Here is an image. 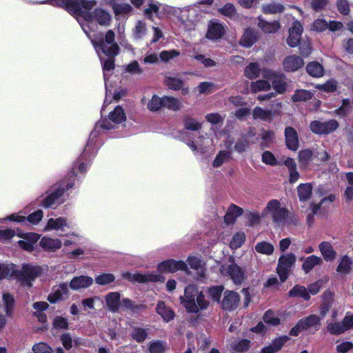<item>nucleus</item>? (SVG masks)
I'll list each match as a JSON object with an SVG mask.
<instances>
[{
  "label": "nucleus",
  "instance_id": "f257e3e1",
  "mask_svg": "<svg viewBox=\"0 0 353 353\" xmlns=\"http://www.w3.org/2000/svg\"><path fill=\"white\" fill-rule=\"evenodd\" d=\"M96 4L97 2L94 0H58L56 1L57 6L63 8L77 19L84 32H86V30L81 21L87 23L96 21L103 26H109L110 24L112 17L109 12L102 8H97L94 12H90Z\"/></svg>",
  "mask_w": 353,
  "mask_h": 353
},
{
  "label": "nucleus",
  "instance_id": "f03ea898",
  "mask_svg": "<svg viewBox=\"0 0 353 353\" xmlns=\"http://www.w3.org/2000/svg\"><path fill=\"white\" fill-rule=\"evenodd\" d=\"M181 303L190 313H198L205 310L209 305V302L205 299L203 293L193 285L187 286L184 296L180 297Z\"/></svg>",
  "mask_w": 353,
  "mask_h": 353
},
{
  "label": "nucleus",
  "instance_id": "7ed1b4c3",
  "mask_svg": "<svg viewBox=\"0 0 353 353\" xmlns=\"http://www.w3.org/2000/svg\"><path fill=\"white\" fill-rule=\"evenodd\" d=\"M92 44L98 54L101 52L106 56L116 57L119 53V46L115 41V34L112 30L93 40Z\"/></svg>",
  "mask_w": 353,
  "mask_h": 353
},
{
  "label": "nucleus",
  "instance_id": "20e7f679",
  "mask_svg": "<svg viewBox=\"0 0 353 353\" xmlns=\"http://www.w3.org/2000/svg\"><path fill=\"white\" fill-rule=\"evenodd\" d=\"M288 212V210L285 207H282L280 201L276 199L270 200L263 211V214L269 215L277 226H283L285 224Z\"/></svg>",
  "mask_w": 353,
  "mask_h": 353
},
{
  "label": "nucleus",
  "instance_id": "39448f33",
  "mask_svg": "<svg viewBox=\"0 0 353 353\" xmlns=\"http://www.w3.org/2000/svg\"><path fill=\"white\" fill-rule=\"evenodd\" d=\"M296 261V257L292 253L283 254L279 257L276 271L281 283L288 279L292 268L295 265Z\"/></svg>",
  "mask_w": 353,
  "mask_h": 353
},
{
  "label": "nucleus",
  "instance_id": "423d86ee",
  "mask_svg": "<svg viewBox=\"0 0 353 353\" xmlns=\"http://www.w3.org/2000/svg\"><path fill=\"white\" fill-rule=\"evenodd\" d=\"M63 183V182L59 184H56L51 188L49 192H48L46 197L41 201L43 207L52 208L63 202L61 196L65 190V185ZM66 186L67 189L70 187L69 185Z\"/></svg>",
  "mask_w": 353,
  "mask_h": 353
},
{
  "label": "nucleus",
  "instance_id": "0eeeda50",
  "mask_svg": "<svg viewBox=\"0 0 353 353\" xmlns=\"http://www.w3.org/2000/svg\"><path fill=\"white\" fill-rule=\"evenodd\" d=\"M122 277L132 283H147V282H163L165 281L164 276L159 274H140V273H130L128 272H123Z\"/></svg>",
  "mask_w": 353,
  "mask_h": 353
},
{
  "label": "nucleus",
  "instance_id": "6e6552de",
  "mask_svg": "<svg viewBox=\"0 0 353 353\" xmlns=\"http://www.w3.org/2000/svg\"><path fill=\"white\" fill-rule=\"evenodd\" d=\"M338 127L339 123L335 120H330L325 122L314 121L311 122L310 125L311 131L318 134H330L336 130Z\"/></svg>",
  "mask_w": 353,
  "mask_h": 353
},
{
  "label": "nucleus",
  "instance_id": "1a4fd4ad",
  "mask_svg": "<svg viewBox=\"0 0 353 353\" xmlns=\"http://www.w3.org/2000/svg\"><path fill=\"white\" fill-rule=\"evenodd\" d=\"M157 270L160 273H172L179 270H186L187 265L182 261L169 259L159 263Z\"/></svg>",
  "mask_w": 353,
  "mask_h": 353
},
{
  "label": "nucleus",
  "instance_id": "9d476101",
  "mask_svg": "<svg viewBox=\"0 0 353 353\" xmlns=\"http://www.w3.org/2000/svg\"><path fill=\"white\" fill-rule=\"evenodd\" d=\"M240 302L239 295L231 290H226L221 301V307L227 311H232L237 308Z\"/></svg>",
  "mask_w": 353,
  "mask_h": 353
},
{
  "label": "nucleus",
  "instance_id": "9b49d317",
  "mask_svg": "<svg viewBox=\"0 0 353 353\" xmlns=\"http://www.w3.org/2000/svg\"><path fill=\"white\" fill-rule=\"evenodd\" d=\"M221 272L223 275L230 276L235 283H241L245 278L244 272L236 264L221 266Z\"/></svg>",
  "mask_w": 353,
  "mask_h": 353
},
{
  "label": "nucleus",
  "instance_id": "f8f14e48",
  "mask_svg": "<svg viewBox=\"0 0 353 353\" xmlns=\"http://www.w3.org/2000/svg\"><path fill=\"white\" fill-rule=\"evenodd\" d=\"M39 269L31 265H25L18 274V279L28 286H31V282L38 276Z\"/></svg>",
  "mask_w": 353,
  "mask_h": 353
},
{
  "label": "nucleus",
  "instance_id": "ddd939ff",
  "mask_svg": "<svg viewBox=\"0 0 353 353\" xmlns=\"http://www.w3.org/2000/svg\"><path fill=\"white\" fill-rule=\"evenodd\" d=\"M68 293L69 290L67 284L65 283H60L52 288L51 292L48 296V300L51 303H55L68 297Z\"/></svg>",
  "mask_w": 353,
  "mask_h": 353
},
{
  "label": "nucleus",
  "instance_id": "4468645a",
  "mask_svg": "<svg viewBox=\"0 0 353 353\" xmlns=\"http://www.w3.org/2000/svg\"><path fill=\"white\" fill-rule=\"evenodd\" d=\"M303 32V27L299 21H294L292 26L289 29V37L288 38V44L291 47L296 46L300 41Z\"/></svg>",
  "mask_w": 353,
  "mask_h": 353
},
{
  "label": "nucleus",
  "instance_id": "2eb2a0df",
  "mask_svg": "<svg viewBox=\"0 0 353 353\" xmlns=\"http://www.w3.org/2000/svg\"><path fill=\"white\" fill-rule=\"evenodd\" d=\"M225 34V28L223 24L216 21H210L208 31L206 33V37L208 39L216 40L221 38Z\"/></svg>",
  "mask_w": 353,
  "mask_h": 353
},
{
  "label": "nucleus",
  "instance_id": "dca6fc26",
  "mask_svg": "<svg viewBox=\"0 0 353 353\" xmlns=\"http://www.w3.org/2000/svg\"><path fill=\"white\" fill-rule=\"evenodd\" d=\"M258 27L263 32L266 34H274L277 32L281 28L279 21H265L261 17H258Z\"/></svg>",
  "mask_w": 353,
  "mask_h": 353
},
{
  "label": "nucleus",
  "instance_id": "f3484780",
  "mask_svg": "<svg viewBox=\"0 0 353 353\" xmlns=\"http://www.w3.org/2000/svg\"><path fill=\"white\" fill-rule=\"evenodd\" d=\"M303 59L296 55L288 56L283 60V68L287 72H294L303 67Z\"/></svg>",
  "mask_w": 353,
  "mask_h": 353
},
{
  "label": "nucleus",
  "instance_id": "a211bd4d",
  "mask_svg": "<svg viewBox=\"0 0 353 353\" xmlns=\"http://www.w3.org/2000/svg\"><path fill=\"white\" fill-rule=\"evenodd\" d=\"M285 137L287 147L291 150H296L299 146L298 134L294 128L287 127L285 129Z\"/></svg>",
  "mask_w": 353,
  "mask_h": 353
},
{
  "label": "nucleus",
  "instance_id": "6ab92c4d",
  "mask_svg": "<svg viewBox=\"0 0 353 353\" xmlns=\"http://www.w3.org/2000/svg\"><path fill=\"white\" fill-rule=\"evenodd\" d=\"M164 82L169 89L173 90H181V94L183 95H186L189 93V88L185 86L183 81L179 78L165 77Z\"/></svg>",
  "mask_w": 353,
  "mask_h": 353
},
{
  "label": "nucleus",
  "instance_id": "aec40b11",
  "mask_svg": "<svg viewBox=\"0 0 353 353\" xmlns=\"http://www.w3.org/2000/svg\"><path fill=\"white\" fill-rule=\"evenodd\" d=\"M299 325L305 330L314 327L317 331L321 325V319L317 315L312 314L299 320Z\"/></svg>",
  "mask_w": 353,
  "mask_h": 353
},
{
  "label": "nucleus",
  "instance_id": "412c9836",
  "mask_svg": "<svg viewBox=\"0 0 353 353\" xmlns=\"http://www.w3.org/2000/svg\"><path fill=\"white\" fill-rule=\"evenodd\" d=\"M93 283L92 278L86 276H80L73 278L70 283V287L74 290L85 288L90 286Z\"/></svg>",
  "mask_w": 353,
  "mask_h": 353
},
{
  "label": "nucleus",
  "instance_id": "4be33fe9",
  "mask_svg": "<svg viewBox=\"0 0 353 353\" xmlns=\"http://www.w3.org/2000/svg\"><path fill=\"white\" fill-rule=\"evenodd\" d=\"M319 249L325 261H332L336 259V252L330 243L327 241L321 243L319 245Z\"/></svg>",
  "mask_w": 353,
  "mask_h": 353
},
{
  "label": "nucleus",
  "instance_id": "5701e85b",
  "mask_svg": "<svg viewBox=\"0 0 353 353\" xmlns=\"http://www.w3.org/2000/svg\"><path fill=\"white\" fill-rule=\"evenodd\" d=\"M243 209L235 204H231L224 216L225 223L227 224L234 223L236 218L241 216Z\"/></svg>",
  "mask_w": 353,
  "mask_h": 353
},
{
  "label": "nucleus",
  "instance_id": "b1692460",
  "mask_svg": "<svg viewBox=\"0 0 353 353\" xmlns=\"http://www.w3.org/2000/svg\"><path fill=\"white\" fill-rule=\"evenodd\" d=\"M254 132L250 131L246 134H243L241 137H240L236 142L234 150L239 153H242L246 150V149L250 146V143L249 141V138L254 136Z\"/></svg>",
  "mask_w": 353,
  "mask_h": 353
},
{
  "label": "nucleus",
  "instance_id": "393cba45",
  "mask_svg": "<svg viewBox=\"0 0 353 353\" xmlns=\"http://www.w3.org/2000/svg\"><path fill=\"white\" fill-rule=\"evenodd\" d=\"M256 32L252 29L247 28L240 39V44L250 48L256 41Z\"/></svg>",
  "mask_w": 353,
  "mask_h": 353
},
{
  "label": "nucleus",
  "instance_id": "a878e982",
  "mask_svg": "<svg viewBox=\"0 0 353 353\" xmlns=\"http://www.w3.org/2000/svg\"><path fill=\"white\" fill-rule=\"evenodd\" d=\"M323 262V259L321 257L311 255L304 260L302 264V269L305 273H308L316 266L322 265Z\"/></svg>",
  "mask_w": 353,
  "mask_h": 353
},
{
  "label": "nucleus",
  "instance_id": "bb28decb",
  "mask_svg": "<svg viewBox=\"0 0 353 353\" xmlns=\"http://www.w3.org/2000/svg\"><path fill=\"white\" fill-rule=\"evenodd\" d=\"M105 301L108 308L115 312L119 310L120 305V294L118 292H110L107 294Z\"/></svg>",
  "mask_w": 353,
  "mask_h": 353
},
{
  "label": "nucleus",
  "instance_id": "cd10ccee",
  "mask_svg": "<svg viewBox=\"0 0 353 353\" xmlns=\"http://www.w3.org/2000/svg\"><path fill=\"white\" fill-rule=\"evenodd\" d=\"M156 310L166 322H169L174 317V312L170 307H167L163 301L158 303Z\"/></svg>",
  "mask_w": 353,
  "mask_h": 353
},
{
  "label": "nucleus",
  "instance_id": "c85d7f7f",
  "mask_svg": "<svg viewBox=\"0 0 353 353\" xmlns=\"http://www.w3.org/2000/svg\"><path fill=\"white\" fill-rule=\"evenodd\" d=\"M163 101V107L172 111H179L183 106L181 100L171 96H164Z\"/></svg>",
  "mask_w": 353,
  "mask_h": 353
},
{
  "label": "nucleus",
  "instance_id": "c756f323",
  "mask_svg": "<svg viewBox=\"0 0 353 353\" xmlns=\"http://www.w3.org/2000/svg\"><path fill=\"white\" fill-rule=\"evenodd\" d=\"M61 242L57 239L43 237L40 241L41 246L46 250L55 251L61 247Z\"/></svg>",
  "mask_w": 353,
  "mask_h": 353
},
{
  "label": "nucleus",
  "instance_id": "7c9ffc66",
  "mask_svg": "<svg viewBox=\"0 0 353 353\" xmlns=\"http://www.w3.org/2000/svg\"><path fill=\"white\" fill-rule=\"evenodd\" d=\"M262 11L266 14H275L284 11L285 7L283 4L276 2H271L263 4L261 7Z\"/></svg>",
  "mask_w": 353,
  "mask_h": 353
},
{
  "label": "nucleus",
  "instance_id": "2f4dec72",
  "mask_svg": "<svg viewBox=\"0 0 353 353\" xmlns=\"http://www.w3.org/2000/svg\"><path fill=\"white\" fill-rule=\"evenodd\" d=\"M306 70L310 76L316 78L322 77L324 72L323 66L316 61L309 63L306 66Z\"/></svg>",
  "mask_w": 353,
  "mask_h": 353
},
{
  "label": "nucleus",
  "instance_id": "473e14b6",
  "mask_svg": "<svg viewBox=\"0 0 353 353\" xmlns=\"http://www.w3.org/2000/svg\"><path fill=\"white\" fill-rule=\"evenodd\" d=\"M108 117L109 121L113 122L114 123H121L126 119L123 109L119 105L117 106L114 111L109 114Z\"/></svg>",
  "mask_w": 353,
  "mask_h": 353
},
{
  "label": "nucleus",
  "instance_id": "72a5a7b5",
  "mask_svg": "<svg viewBox=\"0 0 353 353\" xmlns=\"http://www.w3.org/2000/svg\"><path fill=\"white\" fill-rule=\"evenodd\" d=\"M254 119H260L263 121H271L273 119L274 114L271 110H265L260 107H256L252 111Z\"/></svg>",
  "mask_w": 353,
  "mask_h": 353
},
{
  "label": "nucleus",
  "instance_id": "f704fd0d",
  "mask_svg": "<svg viewBox=\"0 0 353 353\" xmlns=\"http://www.w3.org/2000/svg\"><path fill=\"white\" fill-rule=\"evenodd\" d=\"M261 70L257 63H250L245 68L244 74L248 79H256L259 76Z\"/></svg>",
  "mask_w": 353,
  "mask_h": 353
},
{
  "label": "nucleus",
  "instance_id": "c9c22d12",
  "mask_svg": "<svg viewBox=\"0 0 353 353\" xmlns=\"http://www.w3.org/2000/svg\"><path fill=\"white\" fill-rule=\"evenodd\" d=\"M272 87L279 94H283L286 90V81L283 74H279L272 81Z\"/></svg>",
  "mask_w": 353,
  "mask_h": 353
},
{
  "label": "nucleus",
  "instance_id": "e433bc0d",
  "mask_svg": "<svg viewBox=\"0 0 353 353\" xmlns=\"http://www.w3.org/2000/svg\"><path fill=\"white\" fill-rule=\"evenodd\" d=\"M63 226L69 225L67 223V220L64 218L59 217L58 219H50L48 221V224L46 227V230H58Z\"/></svg>",
  "mask_w": 353,
  "mask_h": 353
},
{
  "label": "nucleus",
  "instance_id": "4c0bfd02",
  "mask_svg": "<svg viewBox=\"0 0 353 353\" xmlns=\"http://www.w3.org/2000/svg\"><path fill=\"white\" fill-rule=\"evenodd\" d=\"M312 186L310 183H303L299 185L297 192L301 201H306L310 198Z\"/></svg>",
  "mask_w": 353,
  "mask_h": 353
},
{
  "label": "nucleus",
  "instance_id": "58836bf2",
  "mask_svg": "<svg viewBox=\"0 0 353 353\" xmlns=\"http://www.w3.org/2000/svg\"><path fill=\"white\" fill-rule=\"evenodd\" d=\"M270 83L265 79L258 80L254 82H252L250 88L252 92L256 93L260 91H268L270 89Z\"/></svg>",
  "mask_w": 353,
  "mask_h": 353
},
{
  "label": "nucleus",
  "instance_id": "ea45409f",
  "mask_svg": "<svg viewBox=\"0 0 353 353\" xmlns=\"http://www.w3.org/2000/svg\"><path fill=\"white\" fill-rule=\"evenodd\" d=\"M289 295L291 297H297L300 296L304 299L305 300H309L310 296L307 292L306 288L303 286L296 285L294 286L290 292Z\"/></svg>",
  "mask_w": 353,
  "mask_h": 353
},
{
  "label": "nucleus",
  "instance_id": "a19ab883",
  "mask_svg": "<svg viewBox=\"0 0 353 353\" xmlns=\"http://www.w3.org/2000/svg\"><path fill=\"white\" fill-rule=\"evenodd\" d=\"M255 250L259 253L270 255L274 252V248L270 243L261 241L256 243Z\"/></svg>",
  "mask_w": 353,
  "mask_h": 353
},
{
  "label": "nucleus",
  "instance_id": "79ce46f5",
  "mask_svg": "<svg viewBox=\"0 0 353 353\" xmlns=\"http://www.w3.org/2000/svg\"><path fill=\"white\" fill-rule=\"evenodd\" d=\"M312 97V94L306 90H298L292 95V99L294 102L305 101Z\"/></svg>",
  "mask_w": 353,
  "mask_h": 353
},
{
  "label": "nucleus",
  "instance_id": "37998d69",
  "mask_svg": "<svg viewBox=\"0 0 353 353\" xmlns=\"http://www.w3.org/2000/svg\"><path fill=\"white\" fill-rule=\"evenodd\" d=\"M3 301L6 313L8 316H10L12 314L14 304V299L13 296L9 293H4L3 294Z\"/></svg>",
  "mask_w": 353,
  "mask_h": 353
},
{
  "label": "nucleus",
  "instance_id": "c03bdc74",
  "mask_svg": "<svg viewBox=\"0 0 353 353\" xmlns=\"http://www.w3.org/2000/svg\"><path fill=\"white\" fill-rule=\"evenodd\" d=\"M338 83L334 79H330L323 84H317L315 88L319 90H323L326 92H332L336 90Z\"/></svg>",
  "mask_w": 353,
  "mask_h": 353
},
{
  "label": "nucleus",
  "instance_id": "a18cd8bd",
  "mask_svg": "<svg viewBox=\"0 0 353 353\" xmlns=\"http://www.w3.org/2000/svg\"><path fill=\"white\" fill-rule=\"evenodd\" d=\"M99 57L100 58L101 61L103 64V75L105 80L106 79L107 74L106 72L110 70H112L114 68V57L108 56V58L104 60L103 58L101 57V54H99Z\"/></svg>",
  "mask_w": 353,
  "mask_h": 353
},
{
  "label": "nucleus",
  "instance_id": "49530a36",
  "mask_svg": "<svg viewBox=\"0 0 353 353\" xmlns=\"http://www.w3.org/2000/svg\"><path fill=\"white\" fill-rule=\"evenodd\" d=\"M163 97L154 95L148 104V108L151 111H158L163 107Z\"/></svg>",
  "mask_w": 353,
  "mask_h": 353
},
{
  "label": "nucleus",
  "instance_id": "de8ad7c7",
  "mask_svg": "<svg viewBox=\"0 0 353 353\" xmlns=\"http://www.w3.org/2000/svg\"><path fill=\"white\" fill-rule=\"evenodd\" d=\"M352 263V261L350 258L345 256H343L336 268V271L341 274H346L350 271V265Z\"/></svg>",
  "mask_w": 353,
  "mask_h": 353
},
{
  "label": "nucleus",
  "instance_id": "09e8293b",
  "mask_svg": "<svg viewBox=\"0 0 353 353\" xmlns=\"http://www.w3.org/2000/svg\"><path fill=\"white\" fill-rule=\"evenodd\" d=\"M327 330L330 334L334 335H339L345 332L342 321L329 323L327 326Z\"/></svg>",
  "mask_w": 353,
  "mask_h": 353
},
{
  "label": "nucleus",
  "instance_id": "8fccbe9b",
  "mask_svg": "<svg viewBox=\"0 0 353 353\" xmlns=\"http://www.w3.org/2000/svg\"><path fill=\"white\" fill-rule=\"evenodd\" d=\"M147 32L146 24L141 21L137 23L134 28V38L136 39H142Z\"/></svg>",
  "mask_w": 353,
  "mask_h": 353
},
{
  "label": "nucleus",
  "instance_id": "3c124183",
  "mask_svg": "<svg viewBox=\"0 0 353 353\" xmlns=\"http://www.w3.org/2000/svg\"><path fill=\"white\" fill-rule=\"evenodd\" d=\"M312 157V152L310 150H302L299 152V163L302 166L306 167L310 163Z\"/></svg>",
  "mask_w": 353,
  "mask_h": 353
},
{
  "label": "nucleus",
  "instance_id": "603ef678",
  "mask_svg": "<svg viewBox=\"0 0 353 353\" xmlns=\"http://www.w3.org/2000/svg\"><path fill=\"white\" fill-rule=\"evenodd\" d=\"M165 348V343L161 341H155L150 343L148 350L150 353H163Z\"/></svg>",
  "mask_w": 353,
  "mask_h": 353
},
{
  "label": "nucleus",
  "instance_id": "864d4df0",
  "mask_svg": "<svg viewBox=\"0 0 353 353\" xmlns=\"http://www.w3.org/2000/svg\"><path fill=\"white\" fill-rule=\"evenodd\" d=\"M115 279L114 276L110 273H103L95 277V281L100 285H105L112 283Z\"/></svg>",
  "mask_w": 353,
  "mask_h": 353
},
{
  "label": "nucleus",
  "instance_id": "5fc2aeb1",
  "mask_svg": "<svg viewBox=\"0 0 353 353\" xmlns=\"http://www.w3.org/2000/svg\"><path fill=\"white\" fill-rule=\"evenodd\" d=\"M245 239V235L243 232H238L236 233L232 241H230V248L232 249H236L241 246Z\"/></svg>",
  "mask_w": 353,
  "mask_h": 353
},
{
  "label": "nucleus",
  "instance_id": "6e6d98bb",
  "mask_svg": "<svg viewBox=\"0 0 353 353\" xmlns=\"http://www.w3.org/2000/svg\"><path fill=\"white\" fill-rule=\"evenodd\" d=\"M131 335L134 340L138 343H141L147 338L148 332L147 330L143 328L135 327L132 330Z\"/></svg>",
  "mask_w": 353,
  "mask_h": 353
},
{
  "label": "nucleus",
  "instance_id": "4d7b16f0",
  "mask_svg": "<svg viewBox=\"0 0 353 353\" xmlns=\"http://www.w3.org/2000/svg\"><path fill=\"white\" fill-rule=\"evenodd\" d=\"M219 12L229 18H234L236 14L235 7L232 3H226L223 8L219 9Z\"/></svg>",
  "mask_w": 353,
  "mask_h": 353
},
{
  "label": "nucleus",
  "instance_id": "13d9d810",
  "mask_svg": "<svg viewBox=\"0 0 353 353\" xmlns=\"http://www.w3.org/2000/svg\"><path fill=\"white\" fill-rule=\"evenodd\" d=\"M230 157V152L225 150L220 151L213 161L214 167H220L225 161Z\"/></svg>",
  "mask_w": 353,
  "mask_h": 353
},
{
  "label": "nucleus",
  "instance_id": "bf43d9fd",
  "mask_svg": "<svg viewBox=\"0 0 353 353\" xmlns=\"http://www.w3.org/2000/svg\"><path fill=\"white\" fill-rule=\"evenodd\" d=\"M184 126L190 130H199L201 128V124L196 119L187 117L184 119Z\"/></svg>",
  "mask_w": 353,
  "mask_h": 353
},
{
  "label": "nucleus",
  "instance_id": "052dcab7",
  "mask_svg": "<svg viewBox=\"0 0 353 353\" xmlns=\"http://www.w3.org/2000/svg\"><path fill=\"white\" fill-rule=\"evenodd\" d=\"M263 321L271 325H277L280 323V319L272 311L266 312L263 316Z\"/></svg>",
  "mask_w": 353,
  "mask_h": 353
},
{
  "label": "nucleus",
  "instance_id": "680f3d73",
  "mask_svg": "<svg viewBox=\"0 0 353 353\" xmlns=\"http://www.w3.org/2000/svg\"><path fill=\"white\" fill-rule=\"evenodd\" d=\"M193 58L203 64L205 67H213L216 64L214 60L203 54H195Z\"/></svg>",
  "mask_w": 353,
  "mask_h": 353
},
{
  "label": "nucleus",
  "instance_id": "e2e57ef3",
  "mask_svg": "<svg viewBox=\"0 0 353 353\" xmlns=\"http://www.w3.org/2000/svg\"><path fill=\"white\" fill-rule=\"evenodd\" d=\"M68 327V323L65 318L56 316L53 321V328L57 330H66Z\"/></svg>",
  "mask_w": 353,
  "mask_h": 353
},
{
  "label": "nucleus",
  "instance_id": "0e129e2a",
  "mask_svg": "<svg viewBox=\"0 0 353 353\" xmlns=\"http://www.w3.org/2000/svg\"><path fill=\"white\" fill-rule=\"evenodd\" d=\"M261 160L263 163L270 165H276L279 164L274 155L270 151H265L262 154Z\"/></svg>",
  "mask_w": 353,
  "mask_h": 353
},
{
  "label": "nucleus",
  "instance_id": "69168bd1",
  "mask_svg": "<svg viewBox=\"0 0 353 353\" xmlns=\"http://www.w3.org/2000/svg\"><path fill=\"white\" fill-rule=\"evenodd\" d=\"M214 84L211 82H201L198 86L200 94H208L214 90Z\"/></svg>",
  "mask_w": 353,
  "mask_h": 353
},
{
  "label": "nucleus",
  "instance_id": "338daca9",
  "mask_svg": "<svg viewBox=\"0 0 353 353\" xmlns=\"http://www.w3.org/2000/svg\"><path fill=\"white\" fill-rule=\"evenodd\" d=\"M353 348V343L350 341H343L336 346L337 353H347Z\"/></svg>",
  "mask_w": 353,
  "mask_h": 353
},
{
  "label": "nucleus",
  "instance_id": "774afa93",
  "mask_svg": "<svg viewBox=\"0 0 353 353\" xmlns=\"http://www.w3.org/2000/svg\"><path fill=\"white\" fill-rule=\"evenodd\" d=\"M32 350L34 353H52L51 347L44 343L34 345Z\"/></svg>",
  "mask_w": 353,
  "mask_h": 353
}]
</instances>
